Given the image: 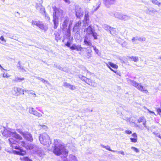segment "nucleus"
Listing matches in <instances>:
<instances>
[{
	"instance_id": "obj_1",
	"label": "nucleus",
	"mask_w": 161,
	"mask_h": 161,
	"mask_svg": "<svg viewBox=\"0 0 161 161\" xmlns=\"http://www.w3.org/2000/svg\"><path fill=\"white\" fill-rule=\"evenodd\" d=\"M53 21L54 24V28L56 29L58 25V18L60 17L61 23V28L64 31L67 29L68 25L69 22V18L66 16L63 10L57 8L55 6L53 7Z\"/></svg>"
},
{
	"instance_id": "obj_2",
	"label": "nucleus",
	"mask_w": 161,
	"mask_h": 161,
	"mask_svg": "<svg viewBox=\"0 0 161 161\" xmlns=\"http://www.w3.org/2000/svg\"><path fill=\"white\" fill-rule=\"evenodd\" d=\"M55 145L53 153L57 155L62 154L64 156V161H78L77 158L75 156L70 154L69 156V161L66 159L65 157L67 156L68 152L65 148L64 144L59 140H54Z\"/></svg>"
},
{
	"instance_id": "obj_3",
	"label": "nucleus",
	"mask_w": 161,
	"mask_h": 161,
	"mask_svg": "<svg viewBox=\"0 0 161 161\" xmlns=\"http://www.w3.org/2000/svg\"><path fill=\"white\" fill-rule=\"evenodd\" d=\"M11 137L8 139V141L9 142L11 146H12L13 144H19L23 147H25L26 149H32L33 148V145L31 144H26L25 142L24 141H20L19 142L16 140V139H18L15 138L14 136H11ZM19 140V139H18Z\"/></svg>"
},
{
	"instance_id": "obj_4",
	"label": "nucleus",
	"mask_w": 161,
	"mask_h": 161,
	"mask_svg": "<svg viewBox=\"0 0 161 161\" xmlns=\"http://www.w3.org/2000/svg\"><path fill=\"white\" fill-rule=\"evenodd\" d=\"M2 134L3 136L6 137L8 136L11 137V136H14L15 138L19 139V140L22 139V137L17 134L15 131L13 129H5L2 132Z\"/></svg>"
},
{
	"instance_id": "obj_5",
	"label": "nucleus",
	"mask_w": 161,
	"mask_h": 161,
	"mask_svg": "<svg viewBox=\"0 0 161 161\" xmlns=\"http://www.w3.org/2000/svg\"><path fill=\"white\" fill-rule=\"evenodd\" d=\"M39 140L41 143L46 146H48L51 144L49 136L46 133L41 134L39 136Z\"/></svg>"
},
{
	"instance_id": "obj_6",
	"label": "nucleus",
	"mask_w": 161,
	"mask_h": 161,
	"mask_svg": "<svg viewBox=\"0 0 161 161\" xmlns=\"http://www.w3.org/2000/svg\"><path fill=\"white\" fill-rule=\"evenodd\" d=\"M130 83L131 85L136 87L139 90L145 93L147 92V91L145 89V88L141 85V84H139L134 80H130Z\"/></svg>"
},
{
	"instance_id": "obj_7",
	"label": "nucleus",
	"mask_w": 161,
	"mask_h": 161,
	"mask_svg": "<svg viewBox=\"0 0 161 161\" xmlns=\"http://www.w3.org/2000/svg\"><path fill=\"white\" fill-rule=\"evenodd\" d=\"M32 25L37 26L40 29L44 31H46L47 29V25L40 21H33Z\"/></svg>"
},
{
	"instance_id": "obj_8",
	"label": "nucleus",
	"mask_w": 161,
	"mask_h": 161,
	"mask_svg": "<svg viewBox=\"0 0 161 161\" xmlns=\"http://www.w3.org/2000/svg\"><path fill=\"white\" fill-rule=\"evenodd\" d=\"M111 68L114 69H111V71L115 73V74H114V76L117 78H119V77L121 76V73L120 71L117 70L118 68V66L117 65L111 63Z\"/></svg>"
},
{
	"instance_id": "obj_9",
	"label": "nucleus",
	"mask_w": 161,
	"mask_h": 161,
	"mask_svg": "<svg viewBox=\"0 0 161 161\" xmlns=\"http://www.w3.org/2000/svg\"><path fill=\"white\" fill-rule=\"evenodd\" d=\"M89 9L88 8H86L85 10V16L84 17V23L85 27L89 25Z\"/></svg>"
},
{
	"instance_id": "obj_10",
	"label": "nucleus",
	"mask_w": 161,
	"mask_h": 161,
	"mask_svg": "<svg viewBox=\"0 0 161 161\" xmlns=\"http://www.w3.org/2000/svg\"><path fill=\"white\" fill-rule=\"evenodd\" d=\"M14 149L18 150V151L14 150L13 153L14 154L17 155H24L26 154V152L22 150L21 147L19 146H15Z\"/></svg>"
},
{
	"instance_id": "obj_11",
	"label": "nucleus",
	"mask_w": 161,
	"mask_h": 161,
	"mask_svg": "<svg viewBox=\"0 0 161 161\" xmlns=\"http://www.w3.org/2000/svg\"><path fill=\"white\" fill-rule=\"evenodd\" d=\"M75 12L76 16L78 18H80L82 17L83 12L82 9L79 6H76L75 7Z\"/></svg>"
},
{
	"instance_id": "obj_12",
	"label": "nucleus",
	"mask_w": 161,
	"mask_h": 161,
	"mask_svg": "<svg viewBox=\"0 0 161 161\" xmlns=\"http://www.w3.org/2000/svg\"><path fill=\"white\" fill-rule=\"evenodd\" d=\"M90 36H85L84 41L85 45L92 47V46L91 41L89 39L90 38Z\"/></svg>"
},
{
	"instance_id": "obj_13",
	"label": "nucleus",
	"mask_w": 161,
	"mask_h": 161,
	"mask_svg": "<svg viewBox=\"0 0 161 161\" xmlns=\"http://www.w3.org/2000/svg\"><path fill=\"white\" fill-rule=\"evenodd\" d=\"M23 136L25 139L28 141L31 142L33 141V139L31 135L27 132H25Z\"/></svg>"
},
{
	"instance_id": "obj_14",
	"label": "nucleus",
	"mask_w": 161,
	"mask_h": 161,
	"mask_svg": "<svg viewBox=\"0 0 161 161\" xmlns=\"http://www.w3.org/2000/svg\"><path fill=\"white\" fill-rule=\"evenodd\" d=\"M22 88L18 87H15L13 88V91L14 92V95L15 96H19L22 94L21 92Z\"/></svg>"
},
{
	"instance_id": "obj_15",
	"label": "nucleus",
	"mask_w": 161,
	"mask_h": 161,
	"mask_svg": "<svg viewBox=\"0 0 161 161\" xmlns=\"http://www.w3.org/2000/svg\"><path fill=\"white\" fill-rule=\"evenodd\" d=\"M70 49L72 50H76L77 51H81L83 48L81 47L80 45H77L75 44H72L70 47Z\"/></svg>"
},
{
	"instance_id": "obj_16",
	"label": "nucleus",
	"mask_w": 161,
	"mask_h": 161,
	"mask_svg": "<svg viewBox=\"0 0 161 161\" xmlns=\"http://www.w3.org/2000/svg\"><path fill=\"white\" fill-rule=\"evenodd\" d=\"M81 23L80 21L76 22L73 29V31L74 32H78L79 29L80 27L81 26Z\"/></svg>"
},
{
	"instance_id": "obj_17",
	"label": "nucleus",
	"mask_w": 161,
	"mask_h": 161,
	"mask_svg": "<svg viewBox=\"0 0 161 161\" xmlns=\"http://www.w3.org/2000/svg\"><path fill=\"white\" fill-rule=\"evenodd\" d=\"M63 86L65 87L68 88L70 89L73 90L76 89V87L73 85H71L69 83L66 82H64L63 83Z\"/></svg>"
},
{
	"instance_id": "obj_18",
	"label": "nucleus",
	"mask_w": 161,
	"mask_h": 161,
	"mask_svg": "<svg viewBox=\"0 0 161 161\" xmlns=\"http://www.w3.org/2000/svg\"><path fill=\"white\" fill-rule=\"evenodd\" d=\"M85 30L86 32L85 36L91 37L92 36L91 34L93 33L94 31L91 26L89 25L88 27L86 28Z\"/></svg>"
},
{
	"instance_id": "obj_19",
	"label": "nucleus",
	"mask_w": 161,
	"mask_h": 161,
	"mask_svg": "<svg viewBox=\"0 0 161 161\" xmlns=\"http://www.w3.org/2000/svg\"><path fill=\"white\" fill-rule=\"evenodd\" d=\"M137 121L139 123L142 122L143 125L144 126V127L146 128H147L146 125V121L145 119L143 117H140L138 119Z\"/></svg>"
},
{
	"instance_id": "obj_20",
	"label": "nucleus",
	"mask_w": 161,
	"mask_h": 161,
	"mask_svg": "<svg viewBox=\"0 0 161 161\" xmlns=\"http://www.w3.org/2000/svg\"><path fill=\"white\" fill-rule=\"evenodd\" d=\"M87 83L93 87H96L97 85V83L89 79Z\"/></svg>"
},
{
	"instance_id": "obj_21",
	"label": "nucleus",
	"mask_w": 161,
	"mask_h": 161,
	"mask_svg": "<svg viewBox=\"0 0 161 161\" xmlns=\"http://www.w3.org/2000/svg\"><path fill=\"white\" fill-rule=\"evenodd\" d=\"M24 80L25 78L24 77L20 78L18 77L17 76H16L14 79L13 80V81L15 82H21L22 81Z\"/></svg>"
},
{
	"instance_id": "obj_22",
	"label": "nucleus",
	"mask_w": 161,
	"mask_h": 161,
	"mask_svg": "<svg viewBox=\"0 0 161 161\" xmlns=\"http://www.w3.org/2000/svg\"><path fill=\"white\" fill-rule=\"evenodd\" d=\"M122 14L119 12H115L113 14L115 18H117L120 19H121Z\"/></svg>"
},
{
	"instance_id": "obj_23",
	"label": "nucleus",
	"mask_w": 161,
	"mask_h": 161,
	"mask_svg": "<svg viewBox=\"0 0 161 161\" xmlns=\"http://www.w3.org/2000/svg\"><path fill=\"white\" fill-rule=\"evenodd\" d=\"M148 11L149 12V14H155L157 12V10L153 8H149L148 9Z\"/></svg>"
},
{
	"instance_id": "obj_24",
	"label": "nucleus",
	"mask_w": 161,
	"mask_h": 161,
	"mask_svg": "<svg viewBox=\"0 0 161 161\" xmlns=\"http://www.w3.org/2000/svg\"><path fill=\"white\" fill-rule=\"evenodd\" d=\"M130 19V17L127 15L122 14L120 20L124 21H127Z\"/></svg>"
},
{
	"instance_id": "obj_25",
	"label": "nucleus",
	"mask_w": 161,
	"mask_h": 161,
	"mask_svg": "<svg viewBox=\"0 0 161 161\" xmlns=\"http://www.w3.org/2000/svg\"><path fill=\"white\" fill-rule=\"evenodd\" d=\"M111 0H103L104 3L107 8H109L110 6Z\"/></svg>"
},
{
	"instance_id": "obj_26",
	"label": "nucleus",
	"mask_w": 161,
	"mask_h": 161,
	"mask_svg": "<svg viewBox=\"0 0 161 161\" xmlns=\"http://www.w3.org/2000/svg\"><path fill=\"white\" fill-rule=\"evenodd\" d=\"M36 78L41 81L42 82H43L44 83H47V84H49L50 83H49V82L47 80H45L44 79L42 78H41L40 77H36Z\"/></svg>"
},
{
	"instance_id": "obj_27",
	"label": "nucleus",
	"mask_w": 161,
	"mask_h": 161,
	"mask_svg": "<svg viewBox=\"0 0 161 161\" xmlns=\"http://www.w3.org/2000/svg\"><path fill=\"white\" fill-rule=\"evenodd\" d=\"M150 1L153 4L157 5L158 6L161 5V3L159 2L157 0H150Z\"/></svg>"
},
{
	"instance_id": "obj_28",
	"label": "nucleus",
	"mask_w": 161,
	"mask_h": 161,
	"mask_svg": "<svg viewBox=\"0 0 161 161\" xmlns=\"http://www.w3.org/2000/svg\"><path fill=\"white\" fill-rule=\"evenodd\" d=\"M129 58L131 59L132 61H134L135 62H136L138 61H139L138 58L136 56H132V57H129Z\"/></svg>"
},
{
	"instance_id": "obj_29",
	"label": "nucleus",
	"mask_w": 161,
	"mask_h": 161,
	"mask_svg": "<svg viewBox=\"0 0 161 161\" xmlns=\"http://www.w3.org/2000/svg\"><path fill=\"white\" fill-rule=\"evenodd\" d=\"M79 78L83 81H84L85 82H86V83L88 80L89 79L87 78L82 76V75H80L79 76Z\"/></svg>"
},
{
	"instance_id": "obj_30",
	"label": "nucleus",
	"mask_w": 161,
	"mask_h": 161,
	"mask_svg": "<svg viewBox=\"0 0 161 161\" xmlns=\"http://www.w3.org/2000/svg\"><path fill=\"white\" fill-rule=\"evenodd\" d=\"M38 10L40 11V13L42 14L43 15L45 14V8L43 6L41 8Z\"/></svg>"
},
{
	"instance_id": "obj_31",
	"label": "nucleus",
	"mask_w": 161,
	"mask_h": 161,
	"mask_svg": "<svg viewBox=\"0 0 161 161\" xmlns=\"http://www.w3.org/2000/svg\"><path fill=\"white\" fill-rule=\"evenodd\" d=\"M38 127L40 129H43L46 130L48 129L47 127L45 125H39Z\"/></svg>"
},
{
	"instance_id": "obj_32",
	"label": "nucleus",
	"mask_w": 161,
	"mask_h": 161,
	"mask_svg": "<svg viewBox=\"0 0 161 161\" xmlns=\"http://www.w3.org/2000/svg\"><path fill=\"white\" fill-rule=\"evenodd\" d=\"M146 38L145 37H136V40L140 41H146Z\"/></svg>"
},
{
	"instance_id": "obj_33",
	"label": "nucleus",
	"mask_w": 161,
	"mask_h": 161,
	"mask_svg": "<svg viewBox=\"0 0 161 161\" xmlns=\"http://www.w3.org/2000/svg\"><path fill=\"white\" fill-rule=\"evenodd\" d=\"M33 115L39 118L42 117V115L41 113L38 112L36 111V112H35L34 114Z\"/></svg>"
},
{
	"instance_id": "obj_34",
	"label": "nucleus",
	"mask_w": 161,
	"mask_h": 161,
	"mask_svg": "<svg viewBox=\"0 0 161 161\" xmlns=\"http://www.w3.org/2000/svg\"><path fill=\"white\" fill-rule=\"evenodd\" d=\"M42 7V4L40 3H36V9L39 10V9Z\"/></svg>"
},
{
	"instance_id": "obj_35",
	"label": "nucleus",
	"mask_w": 161,
	"mask_h": 161,
	"mask_svg": "<svg viewBox=\"0 0 161 161\" xmlns=\"http://www.w3.org/2000/svg\"><path fill=\"white\" fill-rule=\"evenodd\" d=\"M36 111V110H34V108L32 107H30L29 108V112L30 114H33Z\"/></svg>"
},
{
	"instance_id": "obj_36",
	"label": "nucleus",
	"mask_w": 161,
	"mask_h": 161,
	"mask_svg": "<svg viewBox=\"0 0 161 161\" xmlns=\"http://www.w3.org/2000/svg\"><path fill=\"white\" fill-rule=\"evenodd\" d=\"M103 28L106 30H109L110 32H111L109 30L110 27L107 25H104L103 26Z\"/></svg>"
},
{
	"instance_id": "obj_37",
	"label": "nucleus",
	"mask_w": 161,
	"mask_h": 161,
	"mask_svg": "<svg viewBox=\"0 0 161 161\" xmlns=\"http://www.w3.org/2000/svg\"><path fill=\"white\" fill-rule=\"evenodd\" d=\"M70 26V25L69 24V27ZM70 30L69 29H69L67 30V32L66 33V36L68 37H69L70 36Z\"/></svg>"
},
{
	"instance_id": "obj_38",
	"label": "nucleus",
	"mask_w": 161,
	"mask_h": 161,
	"mask_svg": "<svg viewBox=\"0 0 161 161\" xmlns=\"http://www.w3.org/2000/svg\"><path fill=\"white\" fill-rule=\"evenodd\" d=\"M91 35L93 37L94 39H97V36L98 35L96 33L93 32V33L91 34Z\"/></svg>"
},
{
	"instance_id": "obj_39",
	"label": "nucleus",
	"mask_w": 161,
	"mask_h": 161,
	"mask_svg": "<svg viewBox=\"0 0 161 161\" xmlns=\"http://www.w3.org/2000/svg\"><path fill=\"white\" fill-rule=\"evenodd\" d=\"M92 47H93V49L96 53L98 55H99V53L98 50L96 48V47L94 46H92Z\"/></svg>"
},
{
	"instance_id": "obj_40",
	"label": "nucleus",
	"mask_w": 161,
	"mask_h": 161,
	"mask_svg": "<svg viewBox=\"0 0 161 161\" xmlns=\"http://www.w3.org/2000/svg\"><path fill=\"white\" fill-rule=\"evenodd\" d=\"M16 130L17 131L20 133L21 135L23 136V135H24V133H25V132H23L21 131V130L20 129H17Z\"/></svg>"
},
{
	"instance_id": "obj_41",
	"label": "nucleus",
	"mask_w": 161,
	"mask_h": 161,
	"mask_svg": "<svg viewBox=\"0 0 161 161\" xmlns=\"http://www.w3.org/2000/svg\"><path fill=\"white\" fill-rule=\"evenodd\" d=\"M130 140H131V142L135 143L137 141V138H130Z\"/></svg>"
},
{
	"instance_id": "obj_42",
	"label": "nucleus",
	"mask_w": 161,
	"mask_h": 161,
	"mask_svg": "<svg viewBox=\"0 0 161 161\" xmlns=\"http://www.w3.org/2000/svg\"><path fill=\"white\" fill-rule=\"evenodd\" d=\"M131 148L136 153H138L139 152V150L137 148L135 147H132Z\"/></svg>"
},
{
	"instance_id": "obj_43",
	"label": "nucleus",
	"mask_w": 161,
	"mask_h": 161,
	"mask_svg": "<svg viewBox=\"0 0 161 161\" xmlns=\"http://www.w3.org/2000/svg\"><path fill=\"white\" fill-rule=\"evenodd\" d=\"M10 75H8L7 73H5L4 72L3 74V77L8 78L10 77Z\"/></svg>"
},
{
	"instance_id": "obj_44",
	"label": "nucleus",
	"mask_w": 161,
	"mask_h": 161,
	"mask_svg": "<svg viewBox=\"0 0 161 161\" xmlns=\"http://www.w3.org/2000/svg\"><path fill=\"white\" fill-rule=\"evenodd\" d=\"M92 54L90 53H86V57L87 58H90L92 56Z\"/></svg>"
},
{
	"instance_id": "obj_45",
	"label": "nucleus",
	"mask_w": 161,
	"mask_h": 161,
	"mask_svg": "<svg viewBox=\"0 0 161 161\" xmlns=\"http://www.w3.org/2000/svg\"><path fill=\"white\" fill-rule=\"evenodd\" d=\"M125 133L126 134L130 135L132 133V131L129 130H126L125 131Z\"/></svg>"
},
{
	"instance_id": "obj_46",
	"label": "nucleus",
	"mask_w": 161,
	"mask_h": 161,
	"mask_svg": "<svg viewBox=\"0 0 161 161\" xmlns=\"http://www.w3.org/2000/svg\"><path fill=\"white\" fill-rule=\"evenodd\" d=\"M87 49V53H90L92 54V50L90 49V48H86Z\"/></svg>"
},
{
	"instance_id": "obj_47",
	"label": "nucleus",
	"mask_w": 161,
	"mask_h": 161,
	"mask_svg": "<svg viewBox=\"0 0 161 161\" xmlns=\"http://www.w3.org/2000/svg\"><path fill=\"white\" fill-rule=\"evenodd\" d=\"M102 146L104 148H105L107 149H108L109 150V151H111V149H110V147L109 146Z\"/></svg>"
},
{
	"instance_id": "obj_48",
	"label": "nucleus",
	"mask_w": 161,
	"mask_h": 161,
	"mask_svg": "<svg viewBox=\"0 0 161 161\" xmlns=\"http://www.w3.org/2000/svg\"><path fill=\"white\" fill-rule=\"evenodd\" d=\"M65 45L67 46L68 47H69L70 48V47H71L70 46V43L69 42H67L66 44H65Z\"/></svg>"
},
{
	"instance_id": "obj_49",
	"label": "nucleus",
	"mask_w": 161,
	"mask_h": 161,
	"mask_svg": "<svg viewBox=\"0 0 161 161\" xmlns=\"http://www.w3.org/2000/svg\"><path fill=\"white\" fill-rule=\"evenodd\" d=\"M25 161H32L31 159L27 157H25L24 158Z\"/></svg>"
},
{
	"instance_id": "obj_50",
	"label": "nucleus",
	"mask_w": 161,
	"mask_h": 161,
	"mask_svg": "<svg viewBox=\"0 0 161 161\" xmlns=\"http://www.w3.org/2000/svg\"><path fill=\"white\" fill-rule=\"evenodd\" d=\"M0 39L2 41H4L5 42H6V40L4 39V38L3 36H1L0 38Z\"/></svg>"
},
{
	"instance_id": "obj_51",
	"label": "nucleus",
	"mask_w": 161,
	"mask_h": 161,
	"mask_svg": "<svg viewBox=\"0 0 161 161\" xmlns=\"http://www.w3.org/2000/svg\"><path fill=\"white\" fill-rule=\"evenodd\" d=\"M112 31L113 32H113V33L114 34H116V33H115V32H116V29H115L111 28V32H112Z\"/></svg>"
},
{
	"instance_id": "obj_52",
	"label": "nucleus",
	"mask_w": 161,
	"mask_h": 161,
	"mask_svg": "<svg viewBox=\"0 0 161 161\" xmlns=\"http://www.w3.org/2000/svg\"><path fill=\"white\" fill-rule=\"evenodd\" d=\"M132 136L134 138H137V136L136 133H134L132 134Z\"/></svg>"
},
{
	"instance_id": "obj_53",
	"label": "nucleus",
	"mask_w": 161,
	"mask_h": 161,
	"mask_svg": "<svg viewBox=\"0 0 161 161\" xmlns=\"http://www.w3.org/2000/svg\"><path fill=\"white\" fill-rule=\"evenodd\" d=\"M118 153L120 154H121L123 155H125V153H124V152L123 151H119L118 152Z\"/></svg>"
},
{
	"instance_id": "obj_54",
	"label": "nucleus",
	"mask_w": 161,
	"mask_h": 161,
	"mask_svg": "<svg viewBox=\"0 0 161 161\" xmlns=\"http://www.w3.org/2000/svg\"><path fill=\"white\" fill-rule=\"evenodd\" d=\"M45 15V17H46V19H47L48 20H49L50 19V17L49 16L47 15L46 14Z\"/></svg>"
},
{
	"instance_id": "obj_55",
	"label": "nucleus",
	"mask_w": 161,
	"mask_h": 161,
	"mask_svg": "<svg viewBox=\"0 0 161 161\" xmlns=\"http://www.w3.org/2000/svg\"><path fill=\"white\" fill-rule=\"evenodd\" d=\"M109 65H108V64H107V66L108 67L111 69V62H109Z\"/></svg>"
},
{
	"instance_id": "obj_56",
	"label": "nucleus",
	"mask_w": 161,
	"mask_h": 161,
	"mask_svg": "<svg viewBox=\"0 0 161 161\" xmlns=\"http://www.w3.org/2000/svg\"><path fill=\"white\" fill-rule=\"evenodd\" d=\"M21 92H22V94H24V92H25V90L23 89H22Z\"/></svg>"
},
{
	"instance_id": "obj_57",
	"label": "nucleus",
	"mask_w": 161,
	"mask_h": 161,
	"mask_svg": "<svg viewBox=\"0 0 161 161\" xmlns=\"http://www.w3.org/2000/svg\"><path fill=\"white\" fill-rule=\"evenodd\" d=\"M135 40H136V37H133L132 39V42H134Z\"/></svg>"
},
{
	"instance_id": "obj_58",
	"label": "nucleus",
	"mask_w": 161,
	"mask_h": 161,
	"mask_svg": "<svg viewBox=\"0 0 161 161\" xmlns=\"http://www.w3.org/2000/svg\"><path fill=\"white\" fill-rule=\"evenodd\" d=\"M147 110L150 113H152L154 114H155L153 112L149 110V109H147Z\"/></svg>"
},
{
	"instance_id": "obj_59",
	"label": "nucleus",
	"mask_w": 161,
	"mask_h": 161,
	"mask_svg": "<svg viewBox=\"0 0 161 161\" xmlns=\"http://www.w3.org/2000/svg\"><path fill=\"white\" fill-rule=\"evenodd\" d=\"M157 136L158 137L160 138L161 139V136H160V135L159 134H157Z\"/></svg>"
},
{
	"instance_id": "obj_60",
	"label": "nucleus",
	"mask_w": 161,
	"mask_h": 161,
	"mask_svg": "<svg viewBox=\"0 0 161 161\" xmlns=\"http://www.w3.org/2000/svg\"><path fill=\"white\" fill-rule=\"evenodd\" d=\"M84 2L86 3L89 2L91 0H84Z\"/></svg>"
},
{
	"instance_id": "obj_61",
	"label": "nucleus",
	"mask_w": 161,
	"mask_h": 161,
	"mask_svg": "<svg viewBox=\"0 0 161 161\" xmlns=\"http://www.w3.org/2000/svg\"><path fill=\"white\" fill-rule=\"evenodd\" d=\"M5 34H6L8 36H9L10 35V34L8 33H5V32H4Z\"/></svg>"
},
{
	"instance_id": "obj_62",
	"label": "nucleus",
	"mask_w": 161,
	"mask_h": 161,
	"mask_svg": "<svg viewBox=\"0 0 161 161\" xmlns=\"http://www.w3.org/2000/svg\"><path fill=\"white\" fill-rule=\"evenodd\" d=\"M66 3H69V0H64Z\"/></svg>"
},
{
	"instance_id": "obj_63",
	"label": "nucleus",
	"mask_w": 161,
	"mask_h": 161,
	"mask_svg": "<svg viewBox=\"0 0 161 161\" xmlns=\"http://www.w3.org/2000/svg\"><path fill=\"white\" fill-rule=\"evenodd\" d=\"M29 93L30 94H33L34 93L31 91H30Z\"/></svg>"
},
{
	"instance_id": "obj_64",
	"label": "nucleus",
	"mask_w": 161,
	"mask_h": 161,
	"mask_svg": "<svg viewBox=\"0 0 161 161\" xmlns=\"http://www.w3.org/2000/svg\"><path fill=\"white\" fill-rule=\"evenodd\" d=\"M0 68H1L3 69L4 70H6V69H4L2 66L0 65Z\"/></svg>"
}]
</instances>
